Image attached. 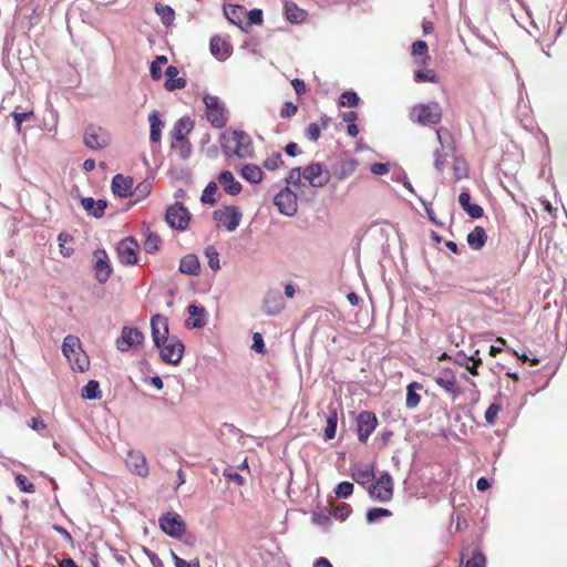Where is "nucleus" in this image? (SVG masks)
Returning <instances> with one entry per match:
<instances>
[{
	"instance_id": "1",
	"label": "nucleus",
	"mask_w": 567,
	"mask_h": 567,
	"mask_svg": "<svg viewBox=\"0 0 567 567\" xmlns=\"http://www.w3.org/2000/svg\"><path fill=\"white\" fill-rule=\"evenodd\" d=\"M219 140L226 157L250 158L254 155L251 137L244 131L226 130Z\"/></svg>"
},
{
	"instance_id": "2",
	"label": "nucleus",
	"mask_w": 567,
	"mask_h": 567,
	"mask_svg": "<svg viewBox=\"0 0 567 567\" xmlns=\"http://www.w3.org/2000/svg\"><path fill=\"white\" fill-rule=\"evenodd\" d=\"M206 106V118L216 128L224 127L228 122V111L224 102L216 95L206 94L203 97Z\"/></svg>"
},
{
	"instance_id": "3",
	"label": "nucleus",
	"mask_w": 567,
	"mask_h": 567,
	"mask_svg": "<svg viewBox=\"0 0 567 567\" xmlns=\"http://www.w3.org/2000/svg\"><path fill=\"white\" fill-rule=\"evenodd\" d=\"M410 117L420 125H436L442 120V109L435 102L417 104L412 107Z\"/></svg>"
},
{
	"instance_id": "4",
	"label": "nucleus",
	"mask_w": 567,
	"mask_h": 567,
	"mask_svg": "<svg viewBox=\"0 0 567 567\" xmlns=\"http://www.w3.org/2000/svg\"><path fill=\"white\" fill-rule=\"evenodd\" d=\"M464 378L465 374L458 371V369L455 371L452 369H444L439 371L433 379L441 389H443L451 396L455 398L462 392L460 386V379Z\"/></svg>"
},
{
	"instance_id": "5",
	"label": "nucleus",
	"mask_w": 567,
	"mask_h": 567,
	"mask_svg": "<svg viewBox=\"0 0 567 567\" xmlns=\"http://www.w3.org/2000/svg\"><path fill=\"white\" fill-rule=\"evenodd\" d=\"M83 143L87 148L100 151L111 144V134L96 124H89L83 134Z\"/></svg>"
},
{
	"instance_id": "6",
	"label": "nucleus",
	"mask_w": 567,
	"mask_h": 567,
	"mask_svg": "<svg viewBox=\"0 0 567 567\" xmlns=\"http://www.w3.org/2000/svg\"><path fill=\"white\" fill-rule=\"evenodd\" d=\"M370 497L374 501L386 503L393 496V481L392 476L384 472L377 482L372 483L368 487Z\"/></svg>"
},
{
	"instance_id": "7",
	"label": "nucleus",
	"mask_w": 567,
	"mask_h": 567,
	"mask_svg": "<svg viewBox=\"0 0 567 567\" xmlns=\"http://www.w3.org/2000/svg\"><path fill=\"white\" fill-rule=\"evenodd\" d=\"M81 350V341L76 336L68 334L62 343V353L69 361L75 359L76 367L79 371L83 372L89 367V361L85 355L82 359L76 358L79 355V351Z\"/></svg>"
},
{
	"instance_id": "8",
	"label": "nucleus",
	"mask_w": 567,
	"mask_h": 567,
	"mask_svg": "<svg viewBox=\"0 0 567 567\" xmlns=\"http://www.w3.org/2000/svg\"><path fill=\"white\" fill-rule=\"evenodd\" d=\"M158 349L164 362L176 365L183 358L185 347L177 337L172 336L171 339Z\"/></svg>"
},
{
	"instance_id": "9",
	"label": "nucleus",
	"mask_w": 567,
	"mask_h": 567,
	"mask_svg": "<svg viewBox=\"0 0 567 567\" xmlns=\"http://www.w3.org/2000/svg\"><path fill=\"white\" fill-rule=\"evenodd\" d=\"M165 219L173 229L185 230L190 217L188 210L182 204L176 203L167 208Z\"/></svg>"
},
{
	"instance_id": "10",
	"label": "nucleus",
	"mask_w": 567,
	"mask_h": 567,
	"mask_svg": "<svg viewBox=\"0 0 567 567\" xmlns=\"http://www.w3.org/2000/svg\"><path fill=\"white\" fill-rule=\"evenodd\" d=\"M162 530L171 537L179 538L186 532V525L176 513H166L159 518Z\"/></svg>"
},
{
	"instance_id": "11",
	"label": "nucleus",
	"mask_w": 567,
	"mask_h": 567,
	"mask_svg": "<svg viewBox=\"0 0 567 567\" xmlns=\"http://www.w3.org/2000/svg\"><path fill=\"white\" fill-rule=\"evenodd\" d=\"M144 339L143 332L137 328L123 327L121 337L115 342L116 349L121 352H126L131 348L142 344Z\"/></svg>"
},
{
	"instance_id": "12",
	"label": "nucleus",
	"mask_w": 567,
	"mask_h": 567,
	"mask_svg": "<svg viewBox=\"0 0 567 567\" xmlns=\"http://www.w3.org/2000/svg\"><path fill=\"white\" fill-rule=\"evenodd\" d=\"M214 218L228 231H234L240 224L241 213L237 206H226L214 212Z\"/></svg>"
},
{
	"instance_id": "13",
	"label": "nucleus",
	"mask_w": 567,
	"mask_h": 567,
	"mask_svg": "<svg viewBox=\"0 0 567 567\" xmlns=\"http://www.w3.org/2000/svg\"><path fill=\"white\" fill-rule=\"evenodd\" d=\"M274 204L279 212L286 216H293L297 213V195L289 188H282L274 198Z\"/></svg>"
},
{
	"instance_id": "14",
	"label": "nucleus",
	"mask_w": 567,
	"mask_h": 567,
	"mask_svg": "<svg viewBox=\"0 0 567 567\" xmlns=\"http://www.w3.org/2000/svg\"><path fill=\"white\" fill-rule=\"evenodd\" d=\"M286 306L281 291L277 288H270L266 291L262 299V310L267 316L280 313Z\"/></svg>"
},
{
	"instance_id": "15",
	"label": "nucleus",
	"mask_w": 567,
	"mask_h": 567,
	"mask_svg": "<svg viewBox=\"0 0 567 567\" xmlns=\"http://www.w3.org/2000/svg\"><path fill=\"white\" fill-rule=\"evenodd\" d=\"M152 339L156 348H161L167 340L168 320L165 316L156 313L151 318Z\"/></svg>"
},
{
	"instance_id": "16",
	"label": "nucleus",
	"mask_w": 567,
	"mask_h": 567,
	"mask_svg": "<svg viewBox=\"0 0 567 567\" xmlns=\"http://www.w3.org/2000/svg\"><path fill=\"white\" fill-rule=\"evenodd\" d=\"M302 177L307 179L312 187H323L330 181V173L323 171L322 164L311 163L302 171Z\"/></svg>"
},
{
	"instance_id": "17",
	"label": "nucleus",
	"mask_w": 567,
	"mask_h": 567,
	"mask_svg": "<svg viewBox=\"0 0 567 567\" xmlns=\"http://www.w3.org/2000/svg\"><path fill=\"white\" fill-rule=\"evenodd\" d=\"M378 420L374 413L362 411L357 417V432L360 442L365 443L372 432L375 430Z\"/></svg>"
},
{
	"instance_id": "18",
	"label": "nucleus",
	"mask_w": 567,
	"mask_h": 567,
	"mask_svg": "<svg viewBox=\"0 0 567 567\" xmlns=\"http://www.w3.org/2000/svg\"><path fill=\"white\" fill-rule=\"evenodd\" d=\"M436 136L442 146V150L445 151V153L443 154L439 150L435 151L434 167L436 168L437 172H442L445 166V157L449 154V152L453 151V145H452L451 134L446 128H443V127L439 128L436 131Z\"/></svg>"
},
{
	"instance_id": "19",
	"label": "nucleus",
	"mask_w": 567,
	"mask_h": 567,
	"mask_svg": "<svg viewBox=\"0 0 567 567\" xmlns=\"http://www.w3.org/2000/svg\"><path fill=\"white\" fill-rule=\"evenodd\" d=\"M137 249L138 244L133 237L121 240L116 248L120 262L123 265H135L137 262Z\"/></svg>"
},
{
	"instance_id": "20",
	"label": "nucleus",
	"mask_w": 567,
	"mask_h": 567,
	"mask_svg": "<svg viewBox=\"0 0 567 567\" xmlns=\"http://www.w3.org/2000/svg\"><path fill=\"white\" fill-rule=\"evenodd\" d=\"M127 468L135 475L146 477L148 475V466L144 454L140 451H128L125 458Z\"/></svg>"
},
{
	"instance_id": "21",
	"label": "nucleus",
	"mask_w": 567,
	"mask_h": 567,
	"mask_svg": "<svg viewBox=\"0 0 567 567\" xmlns=\"http://www.w3.org/2000/svg\"><path fill=\"white\" fill-rule=\"evenodd\" d=\"M94 271H95V278L99 282L104 284L109 280L112 268L109 262V257L105 250L99 249L94 251Z\"/></svg>"
},
{
	"instance_id": "22",
	"label": "nucleus",
	"mask_w": 567,
	"mask_h": 567,
	"mask_svg": "<svg viewBox=\"0 0 567 567\" xmlns=\"http://www.w3.org/2000/svg\"><path fill=\"white\" fill-rule=\"evenodd\" d=\"M189 319L186 320V326L193 329H200L207 324V311L204 307L189 305L187 308Z\"/></svg>"
},
{
	"instance_id": "23",
	"label": "nucleus",
	"mask_w": 567,
	"mask_h": 567,
	"mask_svg": "<svg viewBox=\"0 0 567 567\" xmlns=\"http://www.w3.org/2000/svg\"><path fill=\"white\" fill-rule=\"evenodd\" d=\"M134 185V181L130 176H124L122 174H116L112 178V190L115 195L120 197H127L132 195V188Z\"/></svg>"
},
{
	"instance_id": "24",
	"label": "nucleus",
	"mask_w": 567,
	"mask_h": 567,
	"mask_svg": "<svg viewBox=\"0 0 567 567\" xmlns=\"http://www.w3.org/2000/svg\"><path fill=\"white\" fill-rule=\"evenodd\" d=\"M194 123L189 117H181L178 118L174 127L171 131L172 141H183L187 140V135L193 130Z\"/></svg>"
},
{
	"instance_id": "25",
	"label": "nucleus",
	"mask_w": 567,
	"mask_h": 567,
	"mask_svg": "<svg viewBox=\"0 0 567 567\" xmlns=\"http://www.w3.org/2000/svg\"><path fill=\"white\" fill-rule=\"evenodd\" d=\"M218 182L228 195L236 196L241 192V184L235 179L233 173L229 171H223L218 175Z\"/></svg>"
},
{
	"instance_id": "26",
	"label": "nucleus",
	"mask_w": 567,
	"mask_h": 567,
	"mask_svg": "<svg viewBox=\"0 0 567 567\" xmlns=\"http://www.w3.org/2000/svg\"><path fill=\"white\" fill-rule=\"evenodd\" d=\"M209 49L212 54L218 60H225L230 55L231 47L220 37L215 35L210 39Z\"/></svg>"
},
{
	"instance_id": "27",
	"label": "nucleus",
	"mask_w": 567,
	"mask_h": 567,
	"mask_svg": "<svg viewBox=\"0 0 567 567\" xmlns=\"http://www.w3.org/2000/svg\"><path fill=\"white\" fill-rule=\"evenodd\" d=\"M82 207L95 218H100L104 215V210L107 207L106 200L99 199L94 200L92 197H84L81 200Z\"/></svg>"
},
{
	"instance_id": "28",
	"label": "nucleus",
	"mask_w": 567,
	"mask_h": 567,
	"mask_svg": "<svg viewBox=\"0 0 567 567\" xmlns=\"http://www.w3.org/2000/svg\"><path fill=\"white\" fill-rule=\"evenodd\" d=\"M179 271L183 275L197 276L200 271V262L197 256L194 254L184 256L179 262Z\"/></svg>"
},
{
	"instance_id": "29",
	"label": "nucleus",
	"mask_w": 567,
	"mask_h": 567,
	"mask_svg": "<svg viewBox=\"0 0 567 567\" xmlns=\"http://www.w3.org/2000/svg\"><path fill=\"white\" fill-rule=\"evenodd\" d=\"M358 162L355 158L349 157L340 161L333 171V175L339 179L343 181L348 176L354 173Z\"/></svg>"
},
{
	"instance_id": "30",
	"label": "nucleus",
	"mask_w": 567,
	"mask_h": 567,
	"mask_svg": "<svg viewBox=\"0 0 567 567\" xmlns=\"http://www.w3.org/2000/svg\"><path fill=\"white\" fill-rule=\"evenodd\" d=\"M179 71L176 66L169 65L165 70V75L167 78L165 82V89L167 91H174L176 89H184L186 86V80L183 78H177Z\"/></svg>"
},
{
	"instance_id": "31",
	"label": "nucleus",
	"mask_w": 567,
	"mask_h": 567,
	"mask_svg": "<svg viewBox=\"0 0 567 567\" xmlns=\"http://www.w3.org/2000/svg\"><path fill=\"white\" fill-rule=\"evenodd\" d=\"M461 207L472 217L480 218L483 216V208L477 204H471V195L467 192H462L458 196Z\"/></svg>"
},
{
	"instance_id": "32",
	"label": "nucleus",
	"mask_w": 567,
	"mask_h": 567,
	"mask_svg": "<svg viewBox=\"0 0 567 567\" xmlns=\"http://www.w3.org/2000/svg\"><path fill=\"white\" fill-rule=\"evenodd\" d=\"M240 175L251 184H258L262 181L264 173L258 165L246 164L241 167Z\"/></svg>"
},
{
	"instance_id": "33",
	"label": "nucleus",
	"mask_w": 567,
	"mask_h": 567,
	"mask_svg": "<svg viewBox=\"0 0 567 567\" xmlns=\"http://www.w3.org/2000/svg\"><path fill=\"white\" fill-rule=\"evenodd\" d=\"M148 122L151 125L150 140L153 143H158L162 137V128L164 127V122L159 118L158 113L156 111H153L148 115Z\"/></svg>"
},
{
	"instance_id": "34",
	"label": "nucleus",
	"mask_w": 567,
	"mask_h": 567,
	"mask_svg": "<svg viewBox=\"0 0 567 567\" xmlns=\"http://www.w3.org/2000/svg\"><path fill=\"white\" fill-rule=\"evenodd\" d=\"M352 478L360 485L374 478V468L371 465H361L352 472Z\"/></svg>"
},
{
	"instance_id": "35",
	"label": "nucleus",
	"mask_w": 567,
	"mask_h": 567,
	"mask_svg": "<svg viewBox=\"0 0 567 567\" xmlns=\"http://www.w3.org/2000/svg\"><path fill=\"white\" fill-rule=\"evenodd\" d=\"M486 241V234L484 228L476 226L468 235H467V244L472 249L478 250L481 249Z\"/></svg>"
},
{
	"instance_id": "36",
	"label": "nucleus",
	"mask_w": 567,
	"mask_h": 567,
	"mask_svg": "<svg viewBox=\"0 0 567 567\" xmlns=\"http://www.w3.org/2000/svg\"><path fill=\"white\" fill-rule=\"evenodd\" d=\"M155 12L159 16L164 25L169 27L173 24L175 20V12L169 6L156 3Z\"/></svg>"
},
{
	"instance_id": "37",
	"label": "nucleus",
	"mask_w": 567,
	"mask_h": 567,
	"mask_svg": "<svg viewBox=\"0 0 567 567\" xmlns=\"http://www.w3.org/2000/svg\"><path fill=\"white\" fill-rule=\"evenodd\" d=\"M422 385L417 382H412L408 385L406 392V401L405 405L408 409H414L419 405L421 401L420 394L416 393V390H420Z\"/></svg>"
},
{
	"instance_id": "38",
	"label": "nucleus",
	"mask_w": 567,
	"mask_h": 567,
	"mask_svg": "<svg viewBox=\"0 0 567 567\" xmlns=\"http://www.w3.org/2000/svg\"><path fill=\"white\" fill-rule=\"evenodd\" d=\"M285 12L287 19L292 23L301 22L306 16V12L299 9L293 2L285 3Z\"/></svg>"
},
{
	"instance_id": "39",
	"label": "nucleus",
	"mask_w": 567,
	"mask_h": 567,
	"mask_svg": "<svg viewBox=\"0 0 567 567\" xmlns=\"http://www.w3.org/2000/svg\"><path fill=\"white\" fill-rule=\"evenodd\" d=\"M81 395L86 400L100 399L102 393L100 391V384L96 380H90L81 391Z\"/></svg>"
},
{
	"instance_id": "40",
	"label": "nucleus",
	"mask_w": 567,
	"mask_h": 567,
	"mask_svg": "<svg viewBox=\"0 0 567 567\" xmlns=\"http://www.w3.org/2000/svg\"><path fill=\"white\" fill-rule=\"evenodd\" d=\"M338 424V414L336 410H330L327 417V424L324 429V440H332L336 436Z\"/></svg>"
},
{
	"instance_id": "41",
	"label": "nucleus",
	"mask_w": 567,
	"mask_h": 567,
	"mask_svg": "<svg viewBox=\"0 0 567 567\" xmlns=\"http://www.w3.org/2000/svg\"><path fill=\"white\" fill-rule=\"evenodd\" d=\"M171 148L174 150L182 159H187L192 154V144L188 140L172 141Z\"/></svg>"
},
{
	"instance_id": "42",
	"label": "nucleus",
	"mask_w": 567,
	"mask_h": 567,
	"mask_svg": "<svg viewBox=\"0 0 567 567\" xmlns=\"http://www.w3.org/2000/svg\"><path fill=\"white\" fill-rule=\"evenodd\" d=\"M224 12L226 18L233 22L234 24H239L241 22V14L244 12V8L238 4H229L224 7Z\"/></svg>"
},
{
	"instance_id": "43",
	"label": "nucleus",
	"mask_w": 567,
	"mask_h": 567,
	"mask_svg": "<svg viewBox=\"0 0 567 567\" xmlns=\"http://www.w3.org/2000/svg\"><path fill=\"white\" fill-rule=\"evenodd\" d=\"M412 55L422 56L421 64L426 65L430 61V56L427 55V44L425 41L417 40L412 44Z\"/></svg>"
},
{
	"instance_id": "44",
	"label": "nucleus",
	"mask_w": 567,
	"mask_h": 567,
	"mask_svg": "<svg viewBox=\"0 0 567 567\" xmlns=\"http://www.w3.org/2000/svg\"><path fill=\"white\" fill-rule=\"evenodd\" d=\"M218 192V186L215 182L208 183V185L205 187L203 195L200 197V200L204 204H209L214 206L217 203V198L215 197L216 193Z\"/></svg>"
},
{
	"instance_id": "45",
	"label": "nucleus",
	"mask_w": 567,
	"mask_h": 567,
	"mask_svg": "<svg viewBox=\"0 0 567 567\" xmlns=\"http://www.w3.org/2000/svg\"><path fill=\"white\" fill-rule=\"evenodd\" d=\"M161 244V238L158 235L151 233L147 229L146 238L144 240V249L148 254H153L158 250Z\"/></svg>"
},
{
	"instance_id": "46",
	"label": "nucleus",
	"mask_w": 567,
	"mask_h": 567,
	"mask_svg": "<svg viewBox=\"0 0 567 567\" xmlns=\"http://www.w3.org/2000/svg\"><path fill=\"white\" fill-rule=\"evenodd\" d=\"M359 103V96L353 91H346L341 94L339 100L340 106L354 107Z\"/></svg>"
},
{
	"instance_id": "47",
	"label": "nucleus",
	"mask_w": 567,
	"mask_h": 567,
	"mask_svg": "<svg viewBox=\"0 0 567 567\" xmlns=\"http://www.w3.org/2000/svg\"><path fill=\"white\" fill-rule=\"evenodd\" d=\"M391 515L392 513L389 509L375 507L368 511L367 520L372 524L378 522L382 517H389Z\"/></svg>"
},
{
	"instance_id": "48",
	"label": "nucleus",
	"mask_w": 567,
	"mask_h": 567,
	"mask_svg": "<svg viewBox=\"0 0 567 567\" xmlns=\"http://www.w3.org/2000/svg\"><path fill=\"white\" fill-rule=\"evenodd\" d=\"M281 165H284V159L280 152L271 154L264 161V166L269 171H275Z\"/></svg>"
},
{
	"instance_id": "49",
	"label": "nucleus",
	"mask_w": 567,
	"mask_h": 567,
	"mask_svg": "<svg viewBox=\"0 0 567 567\" xmlns=\"http://www.w3.org/2000/svg\"><path fill=\"white\" fill-rule=\"evenodd\" d=\"M205 256L208 259V266L212 270H218L220 268L218 251L213 246L205 249Z\"/></svg>"
},
{
	"instance_id": "50",
	"label": "nucleus",
	"mask_w": 567,
	"mask_h": 567,
	"mask_svg": "<svg viewBox=\"0 0 567 567\" xmlns=\"http://www.w3.org/2000/svg\"><path fill=\"white\" fill-rule=\"evenodd\" d=\"M414 80L416 82H437V75L433 70H419L414 74Z\"/></svg>"
},
{
	"instance_id": "51",
	"label": "nucleus",
	"mask_w": 567,
	"mask_h": 567,
	"mask_svg": "<svg viewBox=\"0 0 567 567\" xmlns=\"http://www.w3.org/2000/svg\"><path fill=\"white\" fill-rule=\"evenodd\" d=\"M334 493L338 497L348 498L353 493V484L344 481L337 485Z\"/></svg>"
},
{
	"instance_id": "52",
	"label": "nucleus",
	"mask_w": 567,
	"mask_h": 567,
	"mask_svg": "<svg viewBox=\"0 0 567 567\" xmlns=\"http://www.w3.org/2000/svg\"><path fill=\"white\" fill-rule=\"evenodd\" d=\"M351 513V507L348 504H340L332 506L331 515L339 519H346Z\"/></svg>"
},
{
	"instance_id": "53",
	"label": "nucleus",
	"mask_w": 567,
	"mask_h": 567,
	"mask_svg": "<svg viewBox=\"0 0 567 567\" xmlns=\"http://www.w3.org/2000/svg\"><path fill=\"white\" fill-rule=\"evenodd\" d=\"M16 483L18 487L24 493H33L35 491L34 485L22 474L16 476Z\"/></svg>"
},
{
	"instance_id": "54",
	"label": "nucleus",
	"mask_w": 567,
	"mask_h": 567,
	"mask_svg": "<svg viewBox=\"0 0 567 567\" xmlns=\"http://www.w3.org/2000/svg\"><path fill=\"white\" fill-rule=\"evenodd\" d=\"M465 567H485V557L480 551H474L466 560Z\"/></svg>"
},
{
	"instance_id": "55",
	"label": "nucleus",
	"mask_w": 567,
	"mask_h": 567,
	"mask_svg": "<svg viewBox=\"0 0 567 567\" xmlns=\"http://www.w3.org/2000/svg\"><path fill=\"white\" fill-rule=\"evenodd\" d=\"M251 349L255 352L260 353V354H264L266 352V346H265L264 338H262L261 333L255 332L252 334Z\"/></svg>"
},
{
	"instance_id": "56",
	"label": "nucleus",
	"mask_w": 567,
	"mask_h": 567,
	"mask_svg": "<svg viewBox=\"0 0 567 567\" xmlns=\"http://www.w3.org/2000/svg\"><path fill=\"white\" fill-rule=\"evenodd\" d=\"M420 202L422 203V205L424 206V209H425V213H426V216L427 218L430 219L431 223H433L434 225L436 226H443V223L441 220H439L435 216V213L432 208V204L431 203H427L425 202L423 198L419 197Z\"/></svg>"
},
{
	"instance_id": "57",
	"label": "nucleus",
	"mask_w": 567,
	"mask_h": 567,
	"mask_svg": "<svg viewBox=\"0 0 567 567\" xmlns=\"http://www.w3.org/2000/svg\"><path fill=\"white\" fill-rule=\"evenodd\" d=\"M301 177H302V172L299 167L291 168L288 173V176L286 177V182L288 184H293L295 186H300Z\"/></svg>"
},
{
	"instance_id": "58",
	"label": "nucleus",
	"mask_w": 567,
	"mask_h": 567,
	"mask_svg": "<svg viewBox=\"0 0 567 567\" xmlns=\"http://www.w3.org/2000/svg\"><path fill=\"white\" fill-rule=\"evenodd\" d=\"M151 192V184L148 182L140 183L134 190H132L131 196H136L137 199L145 197Z\"/></svg>"
},
{
	"instance_id": "59",
	"label": "nucleus",
	"mask_w": 567,
	"mask_h": 567,
	"mask_svg": "<svg viewBox=\"0 0 567 567\" xmlns=\"http://www.w3.org/2000/svg\"><path fill=\"white\" fill-rule=\"evenodd\" d=\"M172 557L176 567H199V561L194 559L192 561H186L183 558L178 557L174 551H172Z\"/></svg>"
},
{
	"instance_id": "60",
	"label": "nucleus",
	"mask_w": 567,
	"mask_h": 567,
	"mask_svg": "<svg viewBox=\"0 0 567 567\" xmlns=\"http://www.w3.org/2000/svg\"><path fill=\"white\" fill-rule=\"evenodd\" d=\"M11 116L13 117L14 120V123H19V122H24V121H28L30 118L33 117V111H23V112H20L18 109H16L12 113H11Z\"/></svg>"
},
{
	"instance_id": "61",
	"label": "nucleus",
	"mask_w": 567,
	"mask_h": 567,
	"mask_svg": "<svg viewBox=\"0 0 567 567\" xmlns=\"http://www.w3.org/2000/svg\"><path fill=\"white\" fill-rule=\"evenodd\" d=\"M307 136L310 141H318L320 137V126L318 123H310L307 127Z\"/></svg>"
},
{
	"instance_id": "62",
	"label": "nucleus",
	"mask_w": 567,
	"mask_h": 567,
	"mask_svg": "<svg viewBox=\"0 0 567 567\" xmlns=\"http://www.w3.org/2000/svg\"><path fill=\"white\" fill-rule=\"evenodd\" d=\"M453 169L456 179H462L467 176V168L463 162L455 161Z\"/></svg>"
},
{
	"instance_id": "63",
	"label": "nucleus",
	"mask_w": 567,
	"mask_h": 567,
	"mask_svg": "<svg viewBox=\"0 0 567 567\" xmlns=\"http://www.w3.org/2000/svg\"><path fill=\"white\" fill-rule=\"evenodd\" d=\"M297 112V106L292 104L291 102H286L280 110V116L284 118L291 117Z\"/></svg>"
},
{
	"instance_id": "64",
	"label": "nucleus",
	"mask_w": 567,
	"mask_h": 567,
	"mask_svg": "<svg viewBox=\"0 0 567 567\" xmlns=\"http://www.w3.org/2000/svg\"><path fill=\"white\" fill-rule=\"evenodd\" d=\"M248 19L250 24H260L262 22V11L259 9H252L248 12Z\"/></svg>"
}]
</instances>
